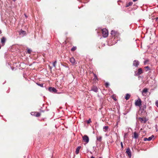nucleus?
<instances>
[{
  "label": "nucleus",
  "instance_id": "39448f33",
  "mask_svg": "<svg viewBox=\"0 0 158 158\" xmlns=\"http://www.w3.org/2000/svg\"><path fill=\"white\" fill-rule=\"evenodd\" d=\"M48 90L51 92L56 93L57 92V90L54 87H50L48 88Z\"/></svg>",
  "mask_w": 158,
  "mask_h": 158
},
{
  "label": "nucleus",
  "instance_id": "aec40b11",
  "mask_svg": "<svg viewBox=\"0 0 158 158\" xmlns=\"http://www.w3.org/2000/svg\"><path fill=\"white\" fill-rule=\"evenodd\" d=\"M147 91H148V89L146 88H144L142 91V93L143 94L144 93H146L147 92Z\"/></svg>",
  "mask_w": 158,
  "mask_h": 158
},
{
  "label": "nucleus",
  "instance_id": "58836bf2",
  "mask_svg": "<svg viewBox=\"0 0 158 158\" xmlns=\"http://www.w3.org/2000/svg\"><path fill=\"white\" fill-rule=\"evenodd\" d=\"M137 0H133V1L134 2L137 1Z\"/></svg>",
  "mask_w": 158,
  "mask_h": 158
},
{
  "label": "nucleus",
  "instance_id": "a19ab883",
  "mask_svg": "<svg viewBox=\"0 0 158 158\" xmlns=\"http://www.w3.org/2000/svg\"><path fill=\"white\" fill-rule=\"evenodd\" d=\"M24 15H25V17H26V18H27V16L25 14H24Z\"/></svg>",
  "mask_w": 158,
  "mask_h": 158
},
{
  "label": "nucleus",
  "instance_id": "ddd939ff",
  "mask_svg": "<svg viewBox=\"0 0 158 158\" xmlns=\"http://www.w3.org/2000/svg\"><path fill=\"white\" fill-rule=\"evenodd\" d=\"M91 90L94 91L95 92H97L98 91V89L96 86H94L92 88Z\"/></svg>",
  "mask_w": 158,
  "mask_h": 158
},
{
  "label": "nucleus",
  "instance_id": "f3484780",
  "mask_svg": "<svg viewBox=\"0 0 158 158\" xmlns=\"http://www.w3.org/2000/svg\"><path fill=\"white\" fill-rule=\"evenodd\" d=\"M26 34V31L22 30H21V31L19 32V34L20 35H24Z\"/></svg>",
  "mask_w": 158,
  "mask_h": 158
},
{
  "label": "nucleus",
  "instance_id": "dca6fc26",
  "mask_svg": "<svg viewBox=\"0 0 158 158\" xmlns=\"http://www.w3.org/2000/svg\"><path fill=\"white\" fill-rule=\"evenodd\" d=\"M81 148V146H78L76 150V152H75L77 154L79 153V151H80V150Z\"/></svg>",
  "mask_w": 158,
  "mask_h": 158
},
{
  "label": "nucleus",
  "instance_id": "37998d69",
  "mask_svg": "<svg viewBox=\"0 0 158 158\" xmlns=\"http://www.w3.org/2000/svg\"><path fill=\"white\" fill-rule=\"evenodd\" d=\"M90 152L91 154H92V152H90Z\"/></svg>",
  "mask_w": 158,
  "mask_h": 158
},
{
  "label": "nucleus",
  "instance_id": "a878e982",
  "mask_svg": "<svg viewBox=\"0 0 158 158\" xmlns=\"http://www.w3.org/2000/svg\"><path fill=\"white\" fill-rule=\"evenodd\" d=\"M76 49V47H73L71 49V51H74Z\"/></svg>",
  "mask_w": 158,
  "mask_h": 158
},
{
  "label": "nucleus",
  "instance_id": "6ab92c4d",
  "mask_svg": "<svg viewBox=\"0 0 158 158\" xmlns=\"http://www.w3.org/2000/svg\"><path fill=\"white\" fill-rule=\"evenodd\" d=\"M146 106L145 105H143L141 109L142 111H144L146 109Z\"/></svg>",
  "mask_w": 158,
  "mask_h": 158
},
{
  "label": "nucleus",
  "instance_id": "ea45409f",
  "mask_svg": "<svg viewBox=\"0 0 158 158\" xmlns=\"http://www.w3.org/2000/svg\"><path fill=\"white\" fill-rule=\"evenodd\" d=\"M91 158H95V157L92 156H91Z\"/></svg>",
  "mask_w": 158,
  "mask_h": 158
},
{
  "label": "nucleus",
  "instance_id": "bb28decb",
  "mask_svg": "<svg viewBox=\"0 0 158 158\" xmlns=\"http://www.w3.org/2000/svg\"><path fill=\"white\" fill-rule=\"evenodd\" d=\"M94 79H96L98 80V77H97L96 74L94 73Z\"/></svg>",
  "mask_w": 158,
  "mask_h": 158
},
{
  "label": "nucleus",
  "instance_id": "72a5a7b5",
  "mask_svg": "<svg viewBox=\"0 0 158 158\" xmlns=\"http://www.w3.org/2000/svg\"><path fill=\"white\" fill-rule=\"evenodd\" d=\"M127 133H125L124 134V138L126 137V136H127Z\"/></svg>",
  "mask_w": 158,
  "mask_h": 158
},
{
  "label": "nucleus",
  "instance_id": "b1692460",
  "mask_svg": "<svg viewBox=\"0 0 158 158\" xmlns=\"http://www.w3.org/2000/svg\"><path fill=\"white\" fill-rule=\"evenodd\" d=\"M36 84L37 85H38L39 86H40L41 87H43V84L42 83L39 84L38 83H37Z\"/></svg>",
  "mask_w": 158,
  "mask_h": 158
},
{
  "label": "nucleus",
  "instance_id": "79ce46f5",
  "mask_svg": "<svg viewBox=\"0 0 158 158\" xmlns=\"http://www.w3.org/2000/svg\"><path fill=\"white\" fill-rule=\"evenodd\" d=\"M13 1L14 2H15L16 1V0H13Z\"/></svg>",
  "mask_w": 158,
  "mask_h": 158
},
{
  "label": "nucleus",
  "instance_id": "6e6552de",
  "mask_svg": "<svg viewBox=\"0 0 158 158\" xmlns=\"http://www.w3.org/2000/svg\"><path fill=\"white\" fill-rule=\"evenodd\" d=\"M143 73V71L142 69L141 68H140L138 69V70L137 72V73H135V76H137L138 75H139L142 73Z\"/></svg>",
  "mask_w": 158,
  "mask_h": 158
},
{
  "label": "nucleus",
  "instance_id": "9b49d317",
  "mask_svg": "<svg viewBox=\"0 0 158 158\" xmlns=\"http://www.w3.org/2000/svg\"><path fill=\"white\" fill-rule=\"evenodd\" d=\"M6 41V38L4 37H3L1 39V43H2V44L3 45H4L5 43V42Z\"/></svg>",
  "mask_w": 158,
  "mask_h": 158
},
{
  "label": "nucleus",
  "instance_id": "4c0bfd02",
  "mask_svg": "<svg viewBox=\"0 0 158 158\" xmlns=\"http://www.w3.org/2000/svg\"><path fill=\"white\" fill-rule=\"evenodd\" d=\"M139 78H142L141 76H139L138 77Z\"/></svg>",
  "mask_w": 158,
  "mask_h": 158
},
{
  "label": "nucleus",
  "instance_id": "423d86ee",
  "mask_svg": "<svg viewBox=\"0 0 158 158\" xmlns=\"http://www.w3.org/2000/svg\"><path fill=\"white\" fill-rule=\"evenodd\" d=\"M139 62L137 60H134L133 62V65L135 67H138L139 65Z\"/></svg>",
  "mask_w": 158,
  "mask_h": 158
},
{
  "label": "nucleus",
  "instance_id": "4468645a",
  "mask_svg": "<svg viewBox=\"0 0 158 158\" xmlns=\"http://www.w3.org/2000/svg\"><path fill=\"white\" fill-rule=\"evenodd\" d=\"M134 138L136 139L138 138V135L136 132L134 133Z\"/></svg>",
  "mask_w": 158,
  "mask_h": 158
},
{
  "label": "nucleus",
  "instance_id": "7ed1b4c3",
  "mask_svg": "<svg viewBox=\"0 0 158 158\" xmlns=\"http://www.w3.org/2000/svg\"><path fill=\"white\" fill-rule=\"evenodd\" d=\"M135 105L136 106H138L140 108L142 107V101L141 99L139 98L138 99L135 101Z\"/></svg>",
  "mask_w": 158,
  "mask_h": 158
},
{
  "label": "nucleus",
  "instance_id": "cd10ccee",
  "mask_svg": "<svg viewBox=\"0 0 158 158\" xmlns=\"http://www.w3.org/2000/svg\"><path fill=\"white\" fill-rule=\"evenodd\" d=\"M56 61H55L53 63V66L54 67H56Z\"/></svg>",
  "mask_w": 158,
  "mask_h": 158
},
{
  "label": "nucleus",
  "instance_id": "f03ea898",
  "mask_svg": "<svg viewBox=\"0 0 158 158\" xmlns=\"http://www.w3.org/2000/svg\"><path fill=\"white\" fill-rule=\"evenodd\" d=\"M102 35L104 37L106 38L108 36V32L106 29H103L102 30Z\"/></svg>",
  "mask_w": 158,
  "mask_h": 158
},
{
  "label": "nucleus",
  "instance_id": "c756f323",
  "mask_svg": "<svg viewBox=\"0 0 158 158\" xmlns=\"http://www.w3.org/2000/svg\"><path fill=\"white\" fill-rule=\"evenodd\" d=\"M91 122V119H89L87 121V123H89Z\"/></svg>",
  "mask_w": 158,
  "mask_h": 158
},
{
  "label": "nucleus",
  "instance_id": "2eb2a0df",
  "mask_svg": "<svg viewBox=\"0 0 158 158\" xmlns=\"http://www.w3.org/2000/svg\"><path fill=\"white\" fill-rule=\"evenodd\" d=\"M130 95L129 94H126V96L125 97V98L126 100H128L130 98Z\"/></svg>",
  "mask_w": 158,
  "mask_h": 158
},
{
  "label": "nucleus",
  "instance_id": "1a4fd4ad",
  "mask_svg": "<svg viewBox=\"0 0 158 158\" xmlns=\"http://www.w3.org/2000/svg\"><path fill=\"white\" fill-rule=\"evenodd\" d=\"M154 137V136L153 135H152L151 136L149 137L148 138H144L143 140L144 141H149L151 140L152 139V138Z\"/></svg>",
  "mask_w": 158,
  "mask_h": 158
},
{
  "label": "nucleus",
  "instance_id": "a18cd8bd",
  "mask_svg": "<svg viewBox=\"0 0 158 158\" xmlns=\"http://www.w3.org/2000/svg\"><path fill=\"white\" fill-rule=\"evenodd\" d=\"M99 158H102L101 157H99Z\"/></svg>",
  "mask_w": 158,
  "mask_h": 158
},
{
  "label": "nucleus",
  "instance_id": "5701e85b",
  "mask_svg": "<svg viewBox=\"0 0 158 158\" xmlns=\"http://www.w3.org/2000/svg\"><path fill=\"white\" fill-rule=\"evenodd\" d=\"M133 4V2H131L128 3L127 4V5L126 7H128L129 6H131Z\"/></svg>",
  "mask_w": 158,
  "mask_h": 158
},
{
  "label": "nucleus",
  "instance_id": "f704fd0d",
  "mask_svg": "<svg viewBox=\"0 0 158 158\" xmlns=\"http://www.w3.org/2000/svg\"><path fill=\"white\" fill-rule=\"evenodd\" d=\"M145 68L147 69H148V70L150 69L149 67L148 66H147L145 67Z\"/></svg>",
  "mask_w": 158,
  "mask_h": 158
},
{
  "label": "nucleus",
  "instance_id": "9d476101",
  "mask_svg": "<svg viewBox=\"0 0 158 158\" xmlns=\"http://www.w3.org/2000/svg\"><path fill=\"white\" fill-rule=\"evenodd\" d=\"M31 114L32 115L35 116L37 117H39L40 115V114L39 112H32L31 113Z\"/></svg>",
  "mask_w": 158,
  "mask_h": 158
},
{
  "label": "nucleus",
  "instance_id": "c9c22d12",
  "mask_svg": "<svg viewBox=\"0 0 158 158\" xmlns=\"http://www.w3.org/2000/svg\"><path fill=\"white\" fill-rule=\"evenodd\" d=\"M156 21H158V17H156Z\"/></svg>",
  "mask_w": 158,
  "mask_h": 158
},
{
  "label": "nucleus",
  "instance_id": "0eeeda50",
  "mask_svg": "<svg viewBox=\"0 0 158 158\" xmlns=\"http://www.w3.org/2000/svg\"><path fill=\"white\" fill-rule=\"evenodd\" d=\"M126 153L128 155L129 158H131V152L129 148L127 149Z\"/></svg>",
  "mask_w": 158,
  "mask_h": 158
},
{
  "label": "nucleus",
  "instance_id": "393cba45",
  "mask_svg": "<svg viewBox=\"0 0 158 158\" xmlns=\"http://www.w3.org/2000/svg\"><path fill=\"white\" fill-rule=\"evenodd\" d=\"M32 52V50L29 49V48H27V53H29V54H30L31 53V52Z\"/></svg>",
  "mask_w": 158,
  "mask_h": 158
},
{
  "label": "nucleus",
  "instance_id": "412c9836",
  "mask_svg": "<svg viewBox=\"0 0 158 158\" xmlns=\"http://www.w3.org/2000/svg\"><path fill=\"white\" fill-rule=\"evenodd\" d=\"M139 119L140 120V121L141 122H144L143 123H146V120H144L142 118H139Z\"/></svg>",
  "mask_w": 158,
  "mask_h": 158
},
{
  "label": "nucleus",
  "instance_id": "a211bd4d",
  "mask_svg": "<svg viewBox=\"0 0 158 158\" xmlns=\"http://www.w3.org/2000/svg\"><path fill=\"white\" fill-rule=\"evenodd\" d=\"M108 129V127L107 126H105L103 127V131L105 132H106Z\"/></svg>",
  "mask_w": 158,
  "mask_h": 158
},
{
  "label": "nucleus",
  "instance_id": "f8f14e48",
  "mask_svg": "<svg viewBox=\"0 0 158 158\" xmlns=\"http://www.w3.org/2000/svg\"><path fill=\"white\" fill-rule=\"evenodd\" d=\"M70 61L72 63L73 65L75 64V60L73 57H72L70 58Z\"/></svg>",
  "mask_w": 158,
  "mask_h": 158
},
{
  "label": "nucleus",
  "instance_id": "4be33fe9",
  "mask_svg": "<svg viewBox=\"0 0 158 158\" xmlns=\"http://www.w3.org/2000/svg\"><path fill=\"white\" fill-rule=\"evenodd\" d=\"M102 137L100 136H99V137H97V139L98 141L100 142L102 140Z\"/></svg>",
  "mask_w": 158,
  "mask_h": 158
},
{
  "label": "nucleus",
  "instance_id": "2f4dec72",
  "mask_svg": "<svg viewBox=\"0 0 158 158\" xmlns=\"http://www.w3.org/2000/svg\"><path fill=\"white\" fill-rule=\"evenodd\" d=\"M120 144H121V148H123V142H121V143H120Z\"/></svg>",
  "mask_w": 158,
  "mask_h": 158
},
{
  "label": "nucleus",
  "instance_id": "e433bc0d",
  "mask_svg": "<svg viewBox=\"0 0 158 158\" xmlns=\"http://www.w3.org/2000/svg\"><path fill=\"white\" fill-rule=\"evenodd\" d=\"M112 98H113L114 100H115V101H116V99L115 98H113V97Z\"/></svg>",
  "mask_w": 158,
  "mask_h": 158
},
{
  "label": "nucleus",
  "instance_id": "c03bdc74",
  "mask_svg": "<svg viewBox=\"0 0 158 158\" xmlns=\"http://www.w3.org/2000/svg\"><path fill=\"white\" fill-rule=\"evenodd\" d=\"M58 94H60L61 93H57Z\"/></svg>",
  "mask_w": 158,
  "mask_h": 158
},
{
  "label": "nucleus",
  "instance_id": "473e14b6",
  "mask_svg": "<svg viewBox=\"0 0 158 158\" xmlns=\"http://www.w3.org/2000/svg\"><path fill=\"white\" fill-rule=\"evenodd\" d=\"M156 131H158V128H157V125H156Z\"/></svg>",
  "mask_w": 158,
  "mask_h": 158
},
{
  "label": "nucleus",
  "instance_id": "f257e3e1",
  "mask_svg": "<svg viewBox=\"0 0 158 158\" xmlns=\"http://www.w3.org/2000/svg\"><path fill=\"white\" fill-rule=\"evenodd\" d=\"M111 34L112 36V41L113 44L116 43L118 40H119L120 34L118 32L112 30Z\"/></svg>",
  "mask_w": 158,
  "mask_h": 158
},
{
  "label": "nucleus",
  "instance_id": "7c9ffc66",
  "mask_svg": "<svg viewBox=\"0 0 158 158\" xmlns=\"http://www.w3.org/2000/svg\"><path fill=\"white\" fill-rule=\"evenodd\" d=\"M156 106L158 107V101H157L156 102Z\"/></svg>",
  "mask_w": 158,
  "mask_h": 158
},
{
  "label": "nucleus",
  "instance_id": "20e7f679",
  "mask_svg": "<svg viewBox=\"0 0 158 158\" xmlns=\"http://www.w3.org/2000/svg\"><path fill=\"white\" fill-rule=\"evenodd\" d=\"M83 140L84 142L86 143H88L89 141V137L86 135H85L82 137Z\"/></svg>",
  "mask_w": 158,
  "mask_h": 158
},
{
  "label": "nucleus",
  "instance_id": "c85d7f7f",
  "mask_svg": "<svg viewBox=\"0 0 158 158\" xmlns=\"http://www.w3.org/2000/svg\"><path fill=\"white\" fill-rule=\"evenodd\" d=\"M109 85V83L108 82H106L105 83V86L106 87H107Z\"/></svg>",
  "mask_w": 158,
  "mask_h": 158
}]
</instances>
